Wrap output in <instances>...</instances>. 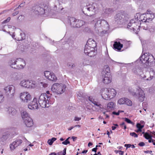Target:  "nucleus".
<instances>
[{"instance_id":"473e14b6","label":"nucleus","mask_w":155,"mask_h":155,"mask_svg":"<svg viewBox=\"0 0 155 155\" xmlns=\"http://www.w3.org/2000/svg\"><path fill=\"white\" fill-rule=\"evenodd\" d=\"M124 104H126L128 106H131L132 104L131 101L129 99L125 98Z\"/></svg>"},{"instance_id":"f8f14e48","label":"nucleus","mask_w":155,"mask_h":155,"mask_svg":"<svg viewBox=\"0 0 155 155\" xmlns=\"http://www.w3.org/2000/svg\"><path fill=\"white\" fill-rule=\"evenodd\" d=\"M51 89L53 92L60 94L64 92L65 87L61 84L58 83H55L52 86Z\"/></svg>"},{"instance_id":"c85d7f7f","label":"nucleus","mask_w":155,"mask_h":155,"mask_svg":"<svg viewBox=\"0 0 155 155\" xmlns=\"http://www.w3.org/2000/svg\"><path fill=\"white\" fill-rule=\"evenodd\" d=\"M85 22L81 20H77L75 27H80L84 25Z\"/></svg>"},{"instance_id":"20e7f679","label":"nucleus","mask_w":155,"mask_h":155,"mask_svg":"<svg viewBox=\"0 0 155 155\" xmlns=\"http://www.w3.org/2000/svg\"><path fill=\"white\" fill-rule=\"evenodd\" d=\"M128 91L132 95L141 102L143 101L145 98V94L144 91L140 87L136 88V91L134 92L131 87H129Z\"/></svg>"},{"instance_id":"49530a36","label":"nucleus","mask_w":155,"mask_h":155,"mask_svg":"<svg viewBox=\"0 0 155 155\" xmlns=\"http://www.w3.org/2000/svg\"><path fill=\"white\" fill-rule=\"evenodd\" d=\"M144 152L145 153H150L151 155H153V153H152V151H149V150L144 151Z\"/></svg>"},{"instance_id":"ea45409f","label":"nucleus","mask_w":155,"mask_h":155,"mask_svg":"<svg viewBox=\"0 0 155 155\" xmlns=\"http://www.w3.org/2000/svg\"><path fill=\"white\" fill-rule=\"evenodd\" d=\"M144 126L142 125L140 123H137L136 125L138 129H140V130H142L143 128V127Z\"/></svg>"},{"instance_id":"2eb2a0df","label":"nucleus","mask_w":155,"mask_h":155,"mask_svg":"<svg viewBox=\"0 0 155 155\" xmlns=\"http://www.w3.org/2000/svg\"><path fill=\"white\" fill-rule=\"evenodd\" d=\"M116 21L118 23H122L123 21L126 20L125 17L122 13H120L117 14L115 17Z\"/></svg>"},{"instance_id":"bf43d9fd","label":"nucleus","mask_w":155,"mask_h":155,"mask_svg":"<svg viewBox=\"0 0 155 155\" xmlns=\"http://www.w3.org/2000/svg\"><path fill=\"white\" fill-rule=\"evenodd\" d=\"M97 148L96 147L95 148H94L92 149V151L96 152H97Z\"/></svg>"},{"instance_id":"cd10ccee","label":"nucleus","mask_w":155,"mask_h":155,"mask_svg":"<svg viewBox=\"0 0 155 155\" xmlns=\"http://www.w3.org/2000/svg\"><path fill=\"white\" fill-rule=\"evenodd\" d=\"M22 117L23 120H24L26 119H28V118H31L29 114L25 111H23L21 113Z\"/></svg>"},{"instance_id":"f3484780","label":"nucleus","mask_w":155,"mask_h":155,"mask_svg":"<svg viewBox=\"0 0 155 155\" xmlns=\"http://www.w3.org/2000/svg\"><path fill=\"white\" fill-rule=\"evenodd\" d=\"M32 81L29 80H23L20 83V85L25 88H28L33 87Z\"/></svg>"},{"instance_id":"393cba45","label":"nucleus","mask_w":155,"mask_h":155,"mask_svg":"<svg viewBox=\"0 0 155 155\" xmlns=\"http://www.w3.org/2000/svg\"><path fill=\"white\" fill-rule=\"evenodd\" d=\"M113 46L115 49H117V50L120 51L121 50V48L123 47V45L121 44L119 42L115 41L113 45Z\"/></svg>"},{"instance_id":"dca6fc26","label":"nucleus","mask_w":155,"mask_h":155,"mask_svg":"<svg viewBox=\"0 0 155 155\" xmlns=\"http://www.w3.org/2000/svg\"><path fill=\"white\" fill-rule=\"evenodd\" d=\"M38 103L37 99L34 98L33 101L29 104L28 107L31 110L37 109L39 106Z\"/></svg>"},{"instance_id":"2f4dec72","label":"nucleus","mask_w":155,"mask_h":155,"mask_svg":"<svg viewBox=\"0 0 155 155\" xmlns=\"http://www.w3.org/2000/svg\"><path fill=\"white\" fill-rule=\"evenodd\" d=\"M8 111L9 112H11L12 115H14L16 113L17 111L14 109L12 107H9Z\"/></svg>"},{"instance_id":"f257e3e1","label":"nucleus","mask_w":155,"mask_h":155,"mask_svg":"<svg viewBox=\"0 0 155 155\" xmlns=\"http://www.w3.org/2000/svg\"><path fill=\"white\" fill-rule=\"evenodd\" d=\"M140 61L145 68L155 65V59L151 54L146 53L139 58Z\"/></svg>"},{"instance_id":"72a5a7b5","label":"nucleus","mask_w":155,"mask_h":155,"mask_svg":"<svg viewBox=\"0 0 155 155\" xmlns=\"http://www.w3.org/2000/svg\"><path fill=\"white\" fill-rule=\"evenodd\" d=\"M56 140V138L54 137L52 138L51 139H49L48 141V144L51 145L53 144L54 141Z\"/></svg>"},{"instance_id":"f704fd0d","label":"nucleus","mask_w":155,"mask_h":155,"mask_svg":"<svg viewBox=\"0 0 155 155\" xmlns=\"http://www.w3.org/2000/svg\"><path fill=\"white\" fill-rule=\"evenodd\" d=\"M66 148L64 149L63 151H60L57 153L56 155H65L66 153Z\"/></svg>"},{"instance_id":"a18cd8bd","label":"nucleus","mask_w":155,"mask_h":155,"mask_svg":"<svg viewBox=\"0 0 155 155\" xmlns=\"http://www.w3.org/2000/svg\"><path fill=\"white\" fill-rule=\"evenodd\" d=\"M4 97L3 95L0 92V103H1L2 101L3 100Z\"/></svg>"},{"instance_id":"e433bc0d","label":"nucleus","mask_w":155,"mask_h":155,"mask_svg":"<svg viewBox=\"0 0 155 155\" xmlns=\"http://www.w3.org/2000/svg\"><path fill=\"white\" fill-rule=\"evenodd\" d=\"M143 137L147 139H151V138L152 137V136L149 134L148 133H146L143 135Z\"/></svg>"},{"instance_id":"6e6d98bb","label":"nucleus","mask_w":155,"mask_h":155,"mask_svg":"<svg viewBox=\"0 0 155 155\" xmlns=\"http://www.w3.org/2000/svg\"><path fill=\"white\" fill-rule=\"evenodd\" d=\"M107 60L109 61L110 62H116L115 61H114L112 59H111V58H110V57H109L107 59Z\"/></svg>"},{"instance_id":"5fc2aeb1","label":"nucleus","mask_w":155,"mask_h":155,"mask_svg":"<svg viewBox=\"0 0 155 155\" xmlns=\"http://www.w3.org/2000/svg\"><path fill=\"white\" fill-rule=\"evenodd\" d=\"M119 111H118V112H115V111H114V112H113V114H114V115H118L119 114Z\"/></svg>"},{"instance_id":"de8ad7c7","label":"nucleus","mask_w":155,"mask_h":155,"mask_svg":"<svg viewBox=\"0 0 155 155\" xmlns=\"http://www.w3.org/2000/svg\"><path fill=\"white\" fill-rule=\"evenodd\" d=\"M145 144V143L144 142H142L139 143L138 145L141 147H143L144 146Z\"/></svg>"},{"instance_id":"ddd939ff","label":"nucleus","mask_w":155,"mask_h":155,"mask_svg":"<svg viewBox=\"0 0 155 155\" xmlns=\"http://www.w3.org/2000/svg\"><path fill=\"white\" fill-rule=\"evenodd\" d=\"M20 97L22 102L25 103L28 102L31 99V95L28 92L21 93L20 94Z\"/></svg>"},{"instance_id":"c9c22d12","label":"nucleus","mask_w":155,"mask_h":155,"mask_svg":"<svg viewBox=\"0 0 155 155\" xmlns=\"http://www.w3.org/2000/svg\"><path fill=\"white\" fill-rule=\"evenodd\" d=\"M77 95L78 98L80 100L82 98H84L83 95L82 93L78 92L77 93Z\"/></svg>"},{"instance_id":"79ce46f5","label":"nucleus","mask_w":155,"mask_h":155,"mask_svg":"<svg viewBox=\"0 0 155 155\" xmlns=\"http://www.w3.org/2000/svg\"><path fill=\"white\" fill-rule=\"evenodd\" d=\"M11 20V18L8 17L6 20H5L2 22V24H5L9 21Z\"/></svg>"},{"instance_id":"13d9d810","label":"nucleus","mask_w":155,"mask_h":155,"mask_svg":"<svg viewBox=\"0 0 155 155\" xmlns=\"http://www.w3.org/2000/svg\"><path fill=\"white\" fill-rule=\"evenodd\" d=\"M18 13V11H16L15 12L13 13L12 14V15L13 16H15L16 15H17Z\"/></svg>"},{"instance_id":"5701e85b","label":"nucleus","mask_w":155,"mask_h":155,"mask_svg":"<svg viewBox=\"0 0 155 155\" xmlns=\"http://www.w3.org/2000/svg\"><path fill=\"white\" fill-rule=\"evenodd\" d=\"M24 121L25 124L27 127H30L33 124V120L31 118H28V119H26Z\"/></svg>"},{"instance_id":"69168bd1","label":"nucleus","mask_w":155,"mask_h":155,"mask_svg":"<svg viewBox=\"0 0 155 155\" xmlns=\"http://www.w3.org/2000/svg\"><path fill=\"white\" fill-rule=\"evenodd\" d=\"M142 130H140V129H138L136 131V132L138 133L139 132H141Z\"/></svg>"},{"instance_id":"9b49d317","label":"nucleus","mask_w":155,"mask_h":155,"mask_svg":"<svg viewBox=\"0 0 155 155\" xmlns=\"http://www.w3.org/2000/svg\"><path fill=\"white\" fill-rule=\"evenodd\" d=\"M97 6V5L95 3H93L92 4H89L85 8V11L87 12L85 13L84 11H83V12L86 15L91 16L95 13Z\"/></svg>"},{"instance_id":"c756f323","label":"nucleus","mask_w":155,"mask_h":155,"mask_svg":"<svg viewBox=\"0 0 155 155\" xmlns=\"http://www.w3.org/2000/svg\"><path fill=\"white\" fill-rule=\"evenodd\" d=\"M10 134L8 133H5L1 137V140L3 142L4 141L7 140L9 137Z\"/></svg>"},{"instance_id":"0eeeda50","label":"nucleus","mask_w":155,"mask_h":155,"mask_svg":"<svg viewBox=\"0 0 155 155\" xmlns=\"http://www.w3.org/2000/svg\"><path fill=\"white\" fill-rule=\"evenodd\" d=\"M9 65L12 68L18 69H21L25 65V61L22 59L19 58L15 60L14 59L10 60Z\"/></svg>"},{"instance_id":"8fccbe9b","label":"nucleus","mask_w":155,"mask_h":155,"mask_svg":"<svg viewBox=\"0 0 155 155\" xmlns=\"http://www.w3.org/2000/svg\"><path fill=\"white\" fill-rule=\"evenodd\" d=\"M132 146V145L128 144H125L124 145V147H127V148H130Z\"/></svg>"},{"instance_id":"a211bd4d","label":"nucleus","mask_w":155,"mask_h":155,"mask_svg":"<svg viewBox=\"0 0 155 155\" xmlns=\"http://www.w3.org/2000/svg\"><path fill=\"white\" fill-rule=\"evenodd\" d=\"M44 74L45 77L49 80L56 81L57 78L55 74L53 73H51L48 71H45Z\"/></svg>"},{"instance_id":"412c9836","label":"nucleus","mask_w":155,"mask_h":155,"mask_svg":"<svg viewBox=\"0 0 155 155\" xmlns=\"http://www.w3.org/2000/svg\"><path fill=\"white\" fill-rule=\"evenodd\" d=\"M88 100L93 104L95 106L98 107L99 110H101L103 108V107L100 103L98 101L97 99H95L91 97H89Z\"/></svg>"},{"instance_id":"3c124183","label":"nucleus","mask_w":155,"mask_h":155,"mask_svg":"<svg viewBox=\"0 0 155 155\" xmlns=\"http://www.w3.org/2000/svg\"><path fill=\"white\" fill-rule=\"evenodd\" d=\"M81 117H75V118L74 119V120L75 121H78L80 120H81Z\"/></svg>"},{"instance_id":"39448f33","label":"nucleus","mask_w":155,"mask_h":155,"mask_svg":"<svg viewBox=\"0 0 155 155\" xmlns=\"http://www.w3.org/2000/svg\"><path fill=\"white\" fill-rule=\"evenodd\" d=\"M47 8L46 5L42 2L38 5H34L31 10L36 14L43 15L45 13V10Z\"/></svg>"},{"instance_id":"4d7b16f0","label":"nucleus","mask_w":155,"mask_h":155,"mask_svg":"<svg viewBox=\"0 0 155 155\" xmlns=\"http://www.w3.org/2000/svg\"><path fill=\"white\" fill-rule=\"evenodd\" d=\"M77 138V137L73 136L71 137V139L73 140V141H75L76 140Z\"/></svg>"},{"instance_id":"a878e982","label":"nucleus","mask_w":155,"mask_h":155,"mask_svg":"<svg viewBox=\"0 0 155 155\" xmlns=\"http://www.w3.org/2000/svg\"><path fill=\"white\" fill-rule=\"evenodd\" d=\"M144 68L143 66L140 68H135L133 69V72L136 74H139V73L140 72V74L142 72V69Z\"/></svg>"},{"instance_id":"0e129e2a","label":"nucleus","mask_w":155,"mask_h":155,"mask_svg":"<svg viewBox=\"0 0 155 155\" xmlns=\"http://www.w3.org/2000/svg\"><path fill=\"white\" fill-rule=\"evenodd\" d=\"M87 152V150H84V151H83L82 152V153H86Z\"/></svg>"},{"instance_id":"4be33fe9","label":"nucleus","mask_w":155,"mask_h":155,"mask_svg":"<svg viewBox=\"0 0 155 155\" xmlns=\"http://www.w3.org/2000/svg\"><path fill=\"white\" fill-rule=\"evenodd\" d=\"M146 15H149V17H147V18H145L144 19L146 20V22H149L152 20L155 17L154 14L152 12L148 10L146 13H145Z\"/></svg>"},{"instance_id":"58836bf2","label":"nucleus","mask_w":155,"mask_h":155,"mask_svg":"<svg viewBox=\"0 0 155 155\" xmlns=\"http://www.w3.org/2000/svg\"><path fill=\"white\" fill-rule=\"evenodd\" d=\"M112 9L110 8H107L105 9V12L106 14H109L113 12Z\"/></svg>"},{"instance_id":"aec40b11","label":"nucleus","mask_w":155,"mask_h":155,"mask_svg":"<svg viewBox=\"0 0 155 155\" xmlns=\"http://www.w3.org/2000/svg\"><path fill=\"white\" fill-rule=\"evenodd\" d=\"M149 15H146L145 14H140V13H137L135 16L134 18L138 19V21H139L140 23H141V21L145 22L146 21V20L144 19L145 18H147V17H149Z\"/></svg>"},{"instance_id":"7c9ffc66","label":"nucleus","mask_w":155,"mask_h":155,"mask_svg":"<svg viewBox=\"0 0 155 155\" xmlns=\"http://www.w3.org/2000/svg\"><path fill=\"white\" fill-rule=\"evenodd\" d=\"M114 107V103L113 102H110L107 104V107L109 110L113 109Z\"/></svg>"},{"instance_id":"e2e57ef3","label":"nucleus","mask_w":155,"mask_h":155,"mask_svg":"<svg viewBox=\"0 0 155 155\" xmlns=\"http://www.w3.org/2000/svg\"><path fill=\"white\" fill-rule=\"evenodd\" d=\"M48 155H56V153L54 152L51 153Z\"/></svg>"},{"instance_id":"423d86ee","label":"nucleus","mask_w":155,"mask_h":155,"mask_svg":"<svg viewBox=\"0 0 155 155\" xmlns=\"http://www.w3.org/2000/svg\"><path fill=\"white\" fill-rule=\"evenodd\" d=\"M109 68L107 65H105L103 71L102 72V81L104 84H108L111 82V77Z\"/></svg>"},{"instance_id":"4468645a","label":"nucleus","mask_w":155,"mask_h":155,"mask_svg":"<svg viewBox=\"0 0 155 155\" xmlns=\"http://www.w3.org/2000/svg\"><path fill=\"white\" fill-rule=\"evenodd\" d=\"M4 89L6 95H9L11 97L14 96L15 91L14 88L12 86H8L5 87Z\"/></svg>"},{"instance_id":"a19ab883","label":"nucleus","mask_w":155,"mask_h":155,"mask_svg":"<svg viewBox=\"0 0 155 155\" xmlns=\"http://www.w3.org/2000/svg\"><path fill=\"white\" fill-rule=\"evenodd\" d=\"M125 121L129 124H132L133 122H132L129 119L125 117L124 118Z\"/></svg>"},{"instance_id":"c03bdc74","label":"nucleus","mask_w":155,"mask_h":155,"mask_svg":"<svg viewBox=\"0 0 155 155\" xmlns=\"http://www.w3.org/2000/svg\"><path fill=\"white\" fill-rule=\"evenodd\" d=\"M130 135L131 136H132V137H135L136 138L138 137L137 135L134 132L130 133Z\"/></svg>"},{"instance_id":"603ef678","label":"nucleus","mask_w":155,"mask_h":155,"mask_svg":"<svg viewBox=\"0 0 155 155\" xmlns=\"http://www.w3.org/2000/svg\"><path fill=\"white\" fill-rule=\"evenodd\" d=\"M45 94H46L47 96H48V95L50 97V99L51 95L49 91H47L46 92V93H45Z\"/></svg>"},{"instance_id":"09e8293b","label":"nucleus","mask_w":155,"mask_h":155,"mask_svg":"<svg viewBox=\"0 0 155 155\" xmlns=\"http://www.w3.org/2000/svg\"><path fill=\"white\" fill-rule=\"evenodd\" d=\"M62 143L64 145H67L68 144V138L66 139L65 141L62 142Z\"/></svg>"},{"instance_id":"7ed1b4c3","label":"nucleus","mask_w":155,"mask_h":155,"mask_svg":"<svg viewBox=\"0 0 155 155\" xmlns=\"http://www.w3.org/2000/svg\"><path fill=\"white\" fill-rule=\"evenodd\" d=\"M101 93L102 98L106 100H109L113 98L116 94L115 90L113 88L102 89Z\"/></svg>"},{"instance_id":"338daca9","label":"nucleus","mask_w":155,"mask_h":155,"mask_svg":"<svg viewBox=\"0 0 155 155\" xmlns=\"http://www.w3.org/2000/svg\"><path fill=\"white\" fill-rule=\"evenodd\" d=\"M120 126L122 127V126H124L125 125V123L124 122H122L121 124H120Z\"/></svg>"},{"instance_id":"6e6552de","label":"nucleus","mask_w":155,"mask_h":155,"mask_svg":"<svg viewBox=\"0 0 155 155\" xmlns=\"http://www.w3.org/2000/svg\"><path fill=\"white\" fill-rule=\"evenodd\" d=\"M141 24V23H140L139 21H138V19L134 18L130 20L128 24L127 28L130 30H133L137 34V32L139 31V28L140 27Z\"/></svg>"},{"instance_id":"864d4df0","label":"nucleus","mask_w":155,"mask_h":155,"mask_svg":"<svg viewBox=\"0 0 155 155\" xmlns=\"http://www.w3.org/2000/svg\"><path fill=\"white\" fill-rule=\"evenodd\" d=\"M117 153L118 152H120L119 153V154L120 155H123L124 154V151H117Z\"/></svg>"},{"instance_id":"052dcab7","label":"nucleus","mask_w":155,"mask_h":155,"mask_svg":"<svg viewBox=\"0 0 155 155\" xmlns=\"http://www.w3.org/2000/svg\"><path fill=\"white\" fill-rule=\"evenodd\" d=\"M140 124H142V125H143L145 124V122L144 121H143V120H141L140 121Z\"/></svg>"},{"instance_id":"b1692460","label":"nucleus","mask_w":155,"mask_h":155,"mask_svg":"<svg viewBox=\"0 0 155 155\" xmlns=\"http://www.w3.org/2000/svg\"><path fill=\"white\" fill-rule=\"evenodd\" d=\"M77 19L74 17H70L68 19V23L70 24V25L73 27H75Z\"/></svg>"},{"instance_id":"f03ea898","label":"nucleus","mask_w":155,"mask_h":155,"mask_svg":"<svg viewBox=\"0 0 155 155\" xmlns=\"http://www.w3.org/2000/svg\"><path fill=\"white\" fill-rule=\"evenodd\" d=\"M96 46L95 41L91 39H89L85 46V54L89 57H94L96 54V52L95 51V47Z\"/></svg>"},{"instance_id":"774afa93","label":"nucleus","mask_w":155,"mask_h":155,"mask_svg":"<svg viewBox=\"0 0 155 155\" xmlns=\"http://www.w3.org/2000/svg\"><path fill=\"white\" fill-rule=\"evenodd\" d=\"M150 133L154 135V136H155V131H153V132H151Z\"/></svg>"},{"instance_id":"1a4fd4ad","label":"nucleus","mask_w":155,"mask_h":155,"mask_svg":"<svg viewBox=\"0 0 155 155\" xmlns=\"http://www.w3.org/2000/svg\"><path fill=\"white\" fill-rule=\"evenodd\" d=\"M95 29L96 31L101 32L103 29L102 28H105L107 30L109 29V25L107 21L104 20H98L95 25Z\"/></svg>"},{"instance_id":"4c0bfd02","label":"nucleus","mask_w":155,"mask_h":155,"mask_svg":"<svg viewBox=\"0 0 155 155\" xmlns=\"http://www.w3.org/2000/svg\"><path fill=\"white\" fill-rule=\"evenodd\" d=\"M125 98H122L120 99L118 101V103L120 104H124Z\"/></svg>"},{"instance_id":"37998d69","label":"nucleus","mask_w":155,"mask_h":155,"mask_svg":"<svg viewBox=\"0 0 155 155\" xmlns=\"http://www.w3.org/2000/svg\"><path fill=\"white\" fill-rule=\"evenodd\" d=\"M139 74L140 75V77L142 79H145L146 78V75L144 74L142 72L140 74V72L139 73Z\"/></svg>"},{"instance_id":"9d476101","label":"nucleus","mask_w":155,"mask_h":155,"mask_svg":"<svg viewBox=\"0 0 155 155\" xmlns=\"http://www.w3.org/2000/svg\"><path fill=\"white\" fill-rule=\"evenodd\" d=\"M50 100V97L49 95L47 96L46 94L43 93L40 96L38 102L40 105L42 107H48L47 104L49 103Z\"/></svg>"},{"instance_id":"bb28decb","label":"nucleus","mask_w":155,"mask_h":155,"mask_svg":"<svg viewBox=\"0 0 155 155\" xmlns=\"http://www.w3.org/2000/svg\"><path fill=\"white\" fill-rule=\"evenodd\" d=\"M149 74L150 75V77L147 78L146 80L147 81L151 80L155 76V72L153 69H151L149 71Z\"/></svg>"},{"instance_id":"680f3d73","label":"nucleus","mask_w":155,"mask_h":155,"mask_svg":"<svg viewBox=\"0 0 155 155\" xmlns=\"http://www.w3.org/2000/svg\"><path fill=\"white\" fill-rule=\"evenodd\" d=\"M92 145H93V143L91 142H89L88 143V147H90L91 146H92Z\"/></svg>"},{"instance_id":"6ab92c4d","label":"nucleus","mask_w":155,"mask_h":155,"mask_svg":"<svg viewBox=\"0 0 155 155\" xmlns=\"http://www.w3.org/2000/svg\"><path fill=\"white\" fill-rule=\"evenodd\" d=\"M21 139H17L10 144V148L11 151L14 150L17 147L20 145L22 143Z\"/></svg>"}]
</instances>
